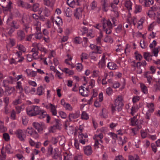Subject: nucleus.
Instances as JSON below:
<instances>
[{"mask_svg": "<svg viewBox=\"0 0 160 160\" xmlns=\"http://www.w3.org/2000/svg\"><path fill=\"white\" fill-rule=\"evenodd\" d=\"M34 111V116L40 115L39 118L40 119L44 118L46 115V112L43 110H42L40 107L38 106L33 105Z\"/></svg>", "mask_w": 160, "mask_h": 160, "instance_id": "f257e3e1", "label": "nucleus"}, {"mask_svg": "<svg viewBox=\"0 0 160 160\" xmlns=\"http://www.w3.org/2000/svg\"><path fill=\"white\" fill-rule=\"evenodd\" d=\"M120 104V96H118L116 98L115 100L114 105L111 104V105L112 112V113L114 112L116 109L119 112Z\"/></svg>", "mask_w": 160, "mask_h": 160, "instance_id": "f03ea898", "label": "nucleus"}, {"mask_svg": "<svg viewBox=\"0 0 160 160\" xmlns=\"http://www.w3.org/2000/svg\"><path fill=\"white\" fill-rule=\"evenodd\" d=\"M79 130L80 131L78 132V139L80 143L82 144H85L86 142L88 141V140L86 138H88V136L87 134L84 135L82 132V129H79Z\"/></svg>", "mask_w": 160, "mask_h": 160, "instance_id": "7ed1b4c3", "label": "nucleus"}, {"mask_svg": "<svg viewBox=\"0 0 160 160\" xmlns=\"http://www.w3.org/2000/svg\"><path fill=\"white\" fill-rule=\"evenodd\" d=\"M15 133L20 140L23 142L25 141L26 135L22 130H18L16 131Z\"/></svg>", "mask_w": 160, "mask_h": 160, "instance_id": "20e7f679", "label": "nucleus"}, {"mask_svg": "<svg viewBox=\"0 0 160 160\" xmlns=\"http://www.w3.org/2000/svg\"><path fill=\"white\" fill-rule=\"evenodd\" d=\"M25 132L28 133L31 136L35 139H37L39 137V135L38 132L32 128H28Z\"/></svg>", "mask_w": 160, "mask_h": 160, "instance_id": "39448f33", "label": "nucleus"}, {"mask_svg": "<svg viewBox=\"0 0 160 160\" xmlns=\"http://www.w3.org/2000/svg\"><path fill=\"white\" fill-rule=\"evenodd\" d=\"M102 23L103 30L105 29H111L112 28V24L109 19L106 20L104 18Z\"/></svg>", "mask_w": 160, "mask_h": 160, "instance_id": "423d86ee", "label": "nucleus"}, {"mask_svg": "<svg viewBox=\"0 0 160 160\" xmlns=\"http://www.w3.org/2000/svg\"><path fill=\"white\" fill-rule=\"evenodd\" d=\"M34 127L37 130L38 132H42L45 128L44 124L38 122H34L33 123Z\"/></svg>", "mask_w": 160, "mask_h": 160, "instance_id": "0eeeda50", "label": "nucleus"}, {"mask_svg": "<svg viewBox=\"0 0 160 160\" xmlns=\"http://www.w3.org/2000/svg\"><path fill=\"white\" fill-rule=\"evenodd\" d=\"M17 38L20 41H23L25 39V34L24 32L21 30H18L17 32Z\"/></svg>", "mask_w": 160, "mask_h": 160, "instance_id": "6e6552de", "label": "nucleus"}, {"mask_svg": "<svg viewBox=\"0 0 160 160\" xmlns=\"http://www.w3.org/2000/svg\"><path fill=\"white\" fill-rule=\"evenodd\" d=\"M82 10L81 8H78L75 11L74 16L77 19H79L82 17Z\"/></svg>", "mask_w": 160, "mask_h": 160, "instance_id": "1a4fd4ad", "label": "nucleus"}, {"mask_svg": "<svg viewBox=\"0 0 160 160\" xmlns=\"http://www.w3.org/2000/svg\"><path fill=\"white\" fill-rule=\"evenodd\" d=\"M18 6L26 9H29L31 7L30 4L27 2H25L22 0H18L17 2Z\"/></svg>", "mask_w": 160, "mask_h": 160, "instance_id": "9d476101", "label": "nucleus"}, {"mask_svg": "<svg viewBox=\"0 0 160 160\" xmlns=\"http://www.w3.org/2000/svg\"><path fill=\"white\" fill-rule=\"evenodd\" d=\"M151 72L149 71L146 72L144 74V77L147 79V81L149 85L152 84L153 78L152 75H151Z\"/></svg>", "mask_w": 160, "mask_h": 160, "instance_id": "9b49d317", "label": "nucleus"}, {"mask_svg": "<svg viewBox=\"0 0 160 160\" xmlns=\"http://www.w3.org/2000/svg\"><path fill=\"white\" fill-rule=\"evenodd\" d=\"M83 150L85 154L87 156L91 155L92 152L91 146L90 145L84 147H83Z\"/></svg>", "mask_w": 160, "mask_h": 160, "instance_id": "f8f14e48", "label": "nucleus"}, {"mask_svg": "<svg viewBox=\"0 0 160 160\" xmlns=\"http://www.w3.org/2000/svg\"><path fill=\"white\" fill-rule=\"evenodd\" d=\"M27 113L30 117L34 116L33 106L27 107L26 109Z\"/></svg>", "mask_w": 160, "mask_h": 160, "instance_id": "ddd939ff", "label": "nucleus"}, {"mask_svg": "<svg viewBox=\"0 0 160 160\" xmlns=\"http://www.w3.org/2000/svg\"><path fill=\"white\" fill-rule=\"evenodd\" d=\"M44 5L52 9L54 6V2L53 0H43Z\"/></svg>", "mask_w": 160, "mask_h": 160, "instance_id": "4468645a", "label": "nucleus"}, {"mask_svg": "<svg viewBox=\"0 0 160 160\" xmlns=\"http://www.w3.org/2000/svg\"><path fill=\"white\" fill-rule=\"evenodd\" d=\"M80 116V112L79 111L77 112L74 113H70L69 116L68 118H69V120L70 122L72 121V119H75L77 118Z\"/></svg>", "mask_w": 160, "mask_h": 160, "instance_id": "2eb2a0df", "label": "nucleus"}, {"mask_svg": "<svg viewBox=\"0 0 160 160\" xmlns=\"http://www.w3.org/2000/svg\"><path fill=\"white\" fill-rule=\"evenodd\" d=\"M31 52H33L32 56L34 59H37L38 58V52L37 48H32L31 50Z\"/></svg>", "mask_w": 160, "mask_h": 160, "instance_id": "dca6fc26", "label": "nucleus"}, {"mask_svg": "<svg viewBox=\"0 0 160 160\" xmlns=\"http://www.w3.org/2000/svg\"><path fill=\"white\" fill-rule=\"evenodd\" d=\"M56 124L55 125L51 127V129H60L61 128V125L59 123L60 121L58 119H55Z\"/></svg>", "mask_w": 160, "mask_h": 160, "instance_id": "f3484780", "label": "nucleus"}, {"mask_svg": "<svg viewBox=\"0 0 160 160\" xmlns=\"http://www.w3.org/2000/svg\"><path fill=\"white\" fill-rule=\"evenodd\" d=\"M94 139L95 140V144L94 146L95 149L98 148H99V146H101V148L102 149H104V147L99 142V139L96 138H94Z\"/></svg>", "mask_w": 160, "mask_h": 160, "instance_id": "a211bd4d", "label": "nucleus"}, {"mask_svg": "<svg viewBox=\"0 0 160 160\" xmlns=\"http://www.w3.org/2000/svg\"><path fill=\"white\" fill-rule=\"evenodd\" d=\"M124 6L129 11L132 9V3L130 0H126L124 3Z\"/></svg>", "mask_w": 160, "mask_h": 160, "instance_id": "6ab92c4d", "label": "nucleus"}, {"mask_svg": "<svg viewBox=\"0 0 160 160\" xmlns=\"http://www.w3.org/2000/svg\"><path fill=\"white\" fill-rule=\"evenodd\" d=\"M49 106L50 108V111L52 115L54 116L56 115L57 113L56 108L55 105L51 103L49 104Z\"/></svg>", "mask_w": 160, "mask_h": 160, "instance_id": "aec40b11", "label": "nucleus"}, {"mask_svg": "<svg viewBox=\"0 0 160 160\" xmlns=\"http://www.w3.org/2000/svg\"><path fill=\"white\" fill-rule=\"evenodd\" d=\"M28 76L34 77L37 74V72L34 71H31L30 70L27 69L25 71Z\"/></svg>", "mask_w": 160, "mask_h": 160, "instance_id": "412c9836", "label": "nucleus"}, {"mask_svg": "<svg viewBox=\"0 0 160 160\" xmlns=\"http://www.w3.org/2000/svg\"><path fill=\"white\" fill-rule=\"evenodd\" d=\"M105 54L103 53L102 58L101 61L98 63L99 67L101 68H102L105 65Z\"/></svg>", "mask_w": 160, "mask_h": 160, "instance_id": "4be33fe9", "label": "nucleus"}, {"mask_svg": "<svg viewBox=\"0 0 160 160\" xmlns=\"http://www.w3.org/2000/svg\"><path fill=\"white\" fill-rule=\"evenodd\" d=\"M84 88V87L82 86L80 87L79 89V92L81 94V95L82 96L84 97L87 96V93L86 92Z\"/></svg>", "mask_w": 160, "mask_h": 160, "instance_id": "5701e85b", "label": "nucleus"}, {"mask_svg": "<svg viewBox=\"0 0 160 160\" xmlns=\"http://www.w3.org/2000/svg\"><path fill=\"white\" fill-rule=\"evenodd\" d=\"M44 88L42 86H41L38 88L37 94L39 96H41L44 93Z\"/></svg>", "mask_w": 160, "mask_h": 160, "instance_id": "b1692460", "label": "nucleus"}, {"mask_svg": "<svg viewBox=\"0 0 160 160\" xmlns=\"http://www.w3.org/2000/svg\"><path fill=\"white\" fill-rule=\"evenodd\" d=\"M22 23L23 24H28L30 21V18L27 15L24 16L22 19Z\"/></svg>", "mask_w": 160, "mask_h": 160, "instance_id": "393cba45", "label": "nucleus"}, {"mask_svg": "<svg viewBox=\"0 0 160 160\" xmlns=\"http://www.w3.org/2000/svg\"><path fill=\"white\" fill-rule=\"evenodd\" d=\"M107 67L110 69L114 70L117 68V66L116 64L111 62L108 63Z\"/></svg>", "mask_w": 160, "mask_h": 160, "instance_id": "a878e982", "label": "nucleus"}, {"mask_svg": "<svg viewBox=\"0 0 160 160\" xmlns=\"http://www.w3.org/2000/svg\"><path fill=\"white\" fill-rule=\"evenodd\" d=\"M90 58L91 59L94 61L97 60V57H98L97 54L92 52L89 53Z\"/></svg>", "mask_w": 160, "mask_h": 160, "instance_id": "bb28decb", "label": "nucleus"}, {"mask_svg": "<svg viewBox=\"0 0 160 160\" xmlns=\"http://www.w3.org/2000/svg\"><path fill=\"white\" fill-rule=\"evenodd\" d=\"M39 9V4L38 3H35L33 4L32 8V10L36 12Z\"/></svg>", "mask_w": 160, "mask_h": 160, "instance_id": "cd10ccee", "label": "nucleus"}, {"mask_svg": "<svg viewBox=\"0 0 160 160\" xmlns=\"http://www.w3.org/2000/svg\"><path fill=\"white\" fill-rule=\"evenodd\" d=\"M35 38L37 39H41L42 37V34L41 33V30L37 31L34 34Z\"/></svg>", "mask_w": 160, "mask_h": 160, "instance_id": "c85d7f7f", "label": "nucleus"}, {"mask_svg": "<svg viewBox=\"0 0 160 160\" xmlns=\"http://www.w3.org/2000/svg\"><path fill=\"white\" fill-rule=\"evenodd\" d=\"M140 87L141 88L142 91L144 93L146 94L148 92V89L147 87L145 84L143 83H140Z\"/></svg>", "mask_w": 160, "mask_h": 160, "instance_id": "c756f323", "label": "nucleus"}, {"mask_svg": "<svg viewBox=\"0 0 160 160\" xmlns=\"http://www.w3.org/2000/svg\"><path fill=\"white\" fill-rule=\"evenodd\" d=\"M16 88L19 90L20 93L22 92L23 91V89L22 87L21 82H17Z\"/></svg>", "mask_w": 160, "mask_h": 160, "instance_id": "7c9ffc66", "label": "nucleus"}, {"mask_svg": "<svg viewBox=\"0 0 160 160\" xmlns=\"http://www.w3.org/2000/svg\"><path fill=\"white\" fill-rule=\"evenodd\" d=\"M34 26H35V28L36 31H39L41 30V23L40 22L38 21H36L35 22H34Z\"/></svg>", "mask_w": 160, "mask_h": 160, "instance_id": "2f4dec72", "label": "nucleus"}, {"mask_svg": "<svg viewBox=\"0 0 160 160\" xmlns=\"http://www.w3.org/2000/svg\"><path fill=\"white\" fill-rule=\"evenodd\" d=\"M154 105L153 103H151L148 104L147 105V107L149 108V109L148 111L152 112L154 111Z\"/></svg>", "mask_w": 160, "mask_h": 160, "instance_id": "473e14b6", "label": "nucleus"}, {"mask_svg": "<svg viewBox=\"0 0 160 160\" xmlns=\"http://www.w3.org/2000/svg\"><path fill=\"white\" fill-rule=\"evenodd\" d=\"M136 117V116H134L131 119V124L132 126H135L138 123V120Z\"/></svg>", "mask_w": 160, "mask_h": 160, "instance_id": "72a5a7b5", "label": "nucleus"}, {"mask_svg": "<svg viewBox=\"0 0 160 160\" xmlns=\"http://www.w3.org/2000/svg\"><path fill=\"white\" fill-rule=\"evenodd\" d=\"M61 154L59 152H56L54 154L53 156V158L55 159H58L59 160H62Z\"/></svg>", "mask_w": 160, "mask_h": 160, "instance_id": "f704fd0d", "label": "nucleus"}, {"mask_svg": "<svg viewBox=\"0 0 160 160\" xmlns=\"http://www.w3.org/2000/svg\"><path fill=\"white\" fill-rule=\"evenodd\" d=\"M17 48H18L19 50L23 52H25L26 51V48L22 45L21 44L18 45L17 46Z\"/></svg>", "mask_w": 160, "mask_h": 160, "instance_id": "c9c22d12", "label": "nucleus"}, {"mask_svg": "<svg viewBox=\"0 0 160 160\" xmlns=\"http://www.w3.org/2000/svg\"><path fill=\"white\" fill-rule=\"evenodd\" d=\"M153 3V0H144V4L146 7H148L150 5H152Z\"/></svg>", "mask_w": 160, "mask_h": 160, "instance_id": "e433bc0d", "label": "nucleus"}, {"mask_svg": "<svg viewBox=\"0 0 160 160\" xmlns=\"http://www.w3.org/2000/svg\"><path fill=\"white\" fill-rule=\"evenodd\" d=\"M101 118H108V116L107 112L104 109H102V113L100 115Z\"/></svg>", "mask_w": 160, "mask_h": 160, "instance_id": "4c0bfd02", "label": "nucleus"}, {"mask_svg": "<svg viewBox=\"0 0 160 160\" xmlns=\"http://www.w3.org/2000/svg\"><path fill=\"white\" fill-rule=\"evenodd\" d=\"M95 50V51H93L97 54H101L102 52V50L101 49V48L100 47L97 46L96 47Z\"/></svg>", "mask_w": 160, "mask_h": 160, "instance_id": "58836bf2", "label": "nucleus"}, {"mask_svg": "<svg viewBox=\"0 0 160 160\" xmlns=\"http://www.w3.org/2000/svg\"><path fill=\"white\" fill-rule=\"evenodd\" d=\"M81 118L82 119L88 120L89 118V116L88 114L85 112L83 111L81 115Z\"/></svg>", "mask_w": 160, "mask_h": 160, "instance_id": "ea45409f", "label": "nucleus"}, {"mask_svg": "<svg viewBox=\"0 0 160 160\" xmlns=\"http://www.w3.org/2000/svg\"><path fill=\"white\" fill-rule=\"evenodd\" d=\"M55 23L57 25L59 26L62 23V19L60 17H58L55 19Z\"/></svg>", "mask_w": 160, "mask_h": 160, "instance_id": "a19ab883", "label": "nucleus"}, {"mask_svg": "<svg viewBox=\"0 0 160 160\" xmlns=\"http://www.w3.org/2000/svg\"><path fill=\"white\" fill-rule=\"evenodd\" d=\"M147 63L145 61H144L142 62H138L137 63L136 66L137 68H140L141 66H142L144 67L146 66Z\"/></svg>", "mask_w": 160, "mask_h": 160, "instance_id": "79ce46f5", "label": "nucleus"}, {"mask_svg": "<svg viewBox=\"0 0 160 160\" xmlns=\"http://www.w3.org/2000/svg\"><path fill=\"white\" fill-rule=\"evenodd\" d=\"M65 13L67 17H70L72 15V11L69 8H68L66 9Z\"/></svg>", "mask_w": 160, "mask_h": 160, "instance_id": "37998d69", "label": "nucleus"}, {"mask_svg": "<svg viewBox=\"0 0 160 160\" xmlns=\"http://www.w3.org/2000/svg\"><path fill=\"white\" fill-rule=\"evenodd\" d=\"M140 46L142 48H145L148 46L147 43L143 40H141L140 42Z\"/></svg>", "mask_w": 160, "mask_h": 160, "instance_id": "c03bdc74", "label": "nucleus"}, {"mask_svg": "<svg viewBox=\"0 0 160 160\" xmlns=\"http://www.w3.org/2000/svg\"><path fill=\"white\" fill-rule=\"evenodd\" d=\"M149 55V53L148 52H145L144 54V57L145 59L148 61L151 60L152 58H150Z\"/></svg>", "mask_w": 160, "mask_h": 160, "instance_id": "a18cd8bd", "label": "nucleus"}, {"mask_svg": "<svg viewBox=\"0 0 160 160\" xmlns=\"http://www.w3.org/2000/svg\"><path fill=\"white\" fill-rule=\"evenodd\" d=\"M128 157L129 160H139V157L137 155H135L134 156L129 155Z\"/></svg>", "mask_w": 160, "mask_h": 160, "instance_id": "49530a36", "label": "nucleus"}, {"mask_svg": "<svg viewBox=\"0 0 160 160\" xmlns=\"http://www.w3.org/2000/svg\"><path fill=\"white\" fill-rule=\"evenodd\" d=\"M67 4L70 7H73L75 4L74 0H67Z\"/></svg>", "mask_w": 160, "mask_h": 160, "instance_id": "de8ad7c7", "label": "nucleus"}, {"mask_svg": "<svg viewBox=\"0 0 160 160\" xmlns=\"http://www.w3.org/2000/svg\"><path fill=\"white\" fill-rule=\"evenodd\" d=\"M103 37V35L102 33H100V36L97 38L96 39L97 44L101 45V39Z\"/></svg>", "mask_w": 160, "mask_h": 160, "instance_id": "09e8293b", "label": "nucleus"}, {"mask_svg": "<svg viewBox=\"0 0 160 160\" xmlns=\"http://www.w3.org/2000/svg\"><path fill=\"white\" fill-rule=\"evenodd\" d=\"M158 48H154L152 50V53H153V55L156 57L158 56Z\"/></svg>", "mask_w": 160, "mask_h": 160, "instance_id": "8fccbe9b", "label": "nucleus"}, {"mask_svg": "<svg viewBox=\"0 0 160 160\" xmlns=\"http://www.w3.org/2000/svg\"><path fill=\"white\" fill-rule=\"evenodd\" d=\"M64 69L65 72L68 74L69 75H72L74 74V72L72 70H69L67 68H64Z\"/></svg>", "mask_w": 160, "mask_h": 160, "instance_id": "3c124183", "label": "nucleus"}, {"mask_svg": "<svg viewBox=\"0 0 160 160\" xmlns=\"http://www.w3.org/2000/svg\"><path fill=\"white\" fill-rule=\"evenodd\" d=\"M6 129L3 125V122L2 121H0V132H4L5 131Z\"/></svg>", "mask_w": 160, "mask_h": 160, "instance_id": "603ef678", "label": "nucleus"}, {"mask_svg": "<svg viewBox=\"0 0 160 160\" xmlns=\"http://www.w3.org/2000/svg\"><path fill=\"white\" fill-rule=\"evenodd\" d=\"M10 117L13 120H15L16 119V112L14 110H12Z\"/></svg>", "mask_w": 160, "mask_h": 160, "instance_id": "864d4df0", "label": "nucleus"}, {"mask_svg": "<svg viewBox=\"0 0 160 160\" xmlns=\"http://www.w3.org/2000/svg\"><path fill=\"white\" fill-rule=\"evenodd\" d=\"M3 138L6 141H8L10 140V137L8 133H3Z\"/></svg>", "mask_w": 160, "mask_h": 160, "instance_id": "5fc2aeb1", "label": "nucleus"}, {"mask_svg": "<svg viewBox=\"0 0 160 160\" xmlns=\"http://www.w3.org/2000/svg\"><path fill=\"white\" fill-rule=\"evenodd\" d=\"M136 10L135 11V12L136 13L140 12L142 11V7L141 6L139 5H136L135 7Z\"/></svg>", "mask_w": 160, "mask_h": 160, "instance_id": "6e6d98bb", "label": "nucleus"}, {"mask_svg": "<svg viewBox=\"0 0 160 160\" xmlns=\"http://www.w3.org/2000/svg\"><path fill=\"white\" fill-rule=\"evenodd\" d=\"M6 87L7 88L6 89V91H7V92L11 91V92H10V93H11L12 92L15 90V89L14 87H8V86Z\"/></svg>", "mask_w": 160, "mask_h": 160, "instance_id": "4d7b16f0", "label": "nucleus"}, {"mask_svg": "<svg viewBox=\"0 0 160 160\" xmlns=\"http://www.w3.org/2000/svg\"><path fill=\"white\" fill-rule=\"evenodd\" d=\"M66 109L68 110L69 111H72V108L71 105L68 103H67L64 107Z\"/></svg>", "mask_w": 160, "mask_h": 160, "instance_id": "13d9d810", "label": "nucleus"}, {"mask_svg": "<svg viewBox=\"0 0 160 160\" xmlns=\"http://www.w3.org/2000/svg\"><path fill=\"white\" fill-rule=\"evenodd\" d=\"M90 6L91 9L92 10H94L96 8L97 6L96 2L94 1H93L91 4Z\"/></svg>", "mask_w": 160, "mask_h": 160, "instance_id": "bf43d9fd", "label": "nucleus"}, {"mask_svg": "<svg viewBox=\"0 0 160 160\" xmlns=\"http://www.w3.org/2000/svg\"><path fill=\"white\" fill-rule=\"evenodd\" d=\"M88 58V55L86 53L83 52L81 55V59L82 61L83 59H86Z\"/></svg>", "mask_w": 160, "mask_h": 160, "instance_id": "052dcab7", "label": "nucleus"}, {"mask_svg": "<svg viewBox=\"0 0 160 160\" xmlns=\"http://www.w3.org/2000/svg\"><path fill=\"white\" fill-rule=\"evenodd\" d=\"M104 42H109L111 41L112 42V40L111 38V37L110 36H107L104 39Z\"/></svg>", "mask_w": 160, "mask_h": 160, "instance_id": "680f3d73", "label": "nucleus"}, {"mask_svg": "<svg viewBox=\"0 0 160 160\" xmlns=\"http://www.w3.org/2000/svg\"><path fill=\"white\" fill-rule=\"evenodd\" d=\"M16 109L17 112L19 113L21 111L23 110V108L22 107V106H17L16 107Z\"/></svg>", "mask_w": 160, "mask_h": 160, "instance_id": "e2e57ef3", "label": "nucleus"}, {"mask_svg": "<svg viewBox=\"0 0 160 160\" xmlns=\"http://www.w3.org/2000/svg\"><path fill=\"white\" fill-rule=\"evenodd\" d=\"M59 115L62 118H65L67 117L66 114L63 112L60 111L59 112Z\"/></svg>", "mask_w": 160, "mask_h": 160, "instance_id": "0e129e2a", "label": "nucleus"}, {"mask_svg": "<svg viewBox=\"0 0 160 160\" xmlns=\"http://www.w3.org/2000/svg\"><path fill=\"white\" fill-rule=\"evenodd\" d=\"M112 88L110 87L107 88L106 90V92L109 96L112 93Z\"/></svg>", "mask_w": 160, "mask_h": 160, "instance_id": "69168bd1", "label": "nucleus"}, {"mask_svg": "<svg viewBox=\"0 0 160 160\" xmlns=\"http://www.w3.org/2000/svg\"><path fill=\"white\" fill-rule=\"evenodd\" d=\"M43 12L45 16L47 17L49 16L50 11L48 8H45Z\"/></svg>", "mask_w": 160, "mask_h": 160, "instance_id": "338daca9", "label": "nucleus"}, {"mask_svg": "<svg viewBox=\"0 0 160 160\" xmlns=\"http://www.w3.org/2000/svg\"><path fill=\"white\" fill-rule=\"evenodd\" d=\"M154 87L155 88L156 90H159L160 91V84L159 82H156V83L154 84Z\"/></svg>", "mask_w": 160, "mask_h": 160, "instance_id": "774afa93", "label": "nucleus"}]
</instances>
